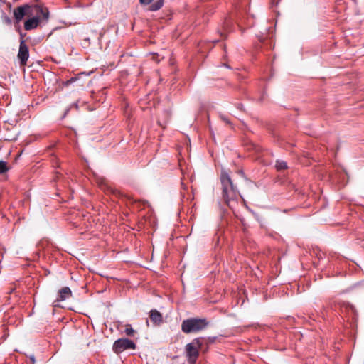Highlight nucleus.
I'll list each match as a JSON object with an SVG mask.
<instances>
[{
	"label": "nucleus",
	"instance_id": "f257e3e1",
	"mask_svg": "<svg viewBox=\"0 0 364 364\" xmlns=\"http://www.w3.org/2000/svg\"><path fill=\"white\" fill-rule=\"evenodd\" d=\"M222 189V198L224 203L231 209L234 210L238 203L241 195L237 187L227 171L222 169L220 176Z\"/></svg>",
	"mask_w": 364,
	"mask_h": 364
},
{
	"label": "nucleus",
	"instance_id": "f03ea898",
	"mask_svg": "<svg viewBox=\"0 0 364 364\" xmlns=\"http://www.w3.org/2000/svg\"><path fill=\"white\" fill-rule=\"evenodd\" d=\"M42 15V20L48 22L50 18V12L46 6L42 4H25L19 6L14 10L15 23L18 24L26 16Z\"/></svg>",
	"mask_w": 364,
	"mask_h": 364
},
{
	"label": "nucleus",
	"instance_id": "7ed1b4c3",
	"mask_svg": "<svg viewBox=\"0 0 364 364\" xmlns=\"http://www.w3.org/2000/svg\"><path fill=\"white\" fill-rule=\"evenodd\" d=\"M208 324L206 318H189L183 321L181 331L186 334L197 333L206 328Z\"/></svg>",
	"mask_w": 364,
	"mask_h": 364
},
{
	"label": "nucleus",
	"instance_id": "20e7f679",
	"mask_svg": "<svg viewBox=\"0 0 364 364\" xmlns=\"http://www.w3.org/2000/svg\"><path fill=\"white\" fill-rule=\"evenodd\" d=\"M202 346L203 341L201 338H194L191 343L186 344L185 347L186 355L190 364L196 363Z\"/></svg>",
	"mask_w": 364,
	"mask_h": 364
},
{
	"label": "nucleus",
	"instance_id": "39448f33",
	"mask_svg": "<svg viewBox=\"0 0 364 364\" xmlns=\"http://www.w3.org/2000/svg\"><path fill=\"white\" fill-rule=\"evenodd\" d=\"M136 346L134 341L128 338H119L113 344L112 350L117 353H121L126 350H134Z\"/></svg>",
	"mask_w": 364,
	"mask_h": 364
},
{
	"label": "nucleus",
	"instance_id": "423d86ee",
	"mask_svg": "<svg viewBox=\"0 0 364 364\" xmlns=\"http://www.w3.org/2000/svg\"><path fill=\"white\" fill-rule=\"evenodd\" d=\"M17 58L21 66H25L27 65V61L29 58V50L28 46L26 44L25 40L20 41Z\"/></svg>",
	"mask_w": 364,
	"mask_h": 364
},
{
	"label": "nucleus",
	"instance_id": "0eeeda50",
	"mask_svg": "<svg viewBox=\"0 0 364 364\" xmlns=\"http://www.w3.org/2000/svg\"><path fill=\"white\" fill-rule=\"evenodd\" d=\"M46 22V21L42 20V15H36L32 18H28L24 22V28L26 31H31L36 28L41 23Z\"/></svg>",
	"mask_w": 364,
	"mask_h": 364
},
{
	"label": "nucleus",
	"instance_id": "6e6552de",
	"mask_svg": "<svg viewBox=\"0 0 364 364\" xmlns=\"http://www.w3.org/2000/svg\"><path fill=\"white\" fill-rule=\"evenodd\" d=\"M72 291L70 287H64L61 288L58 292L57 299L54 301V303L57 301H63L69 299L72 296Z\"/></svg>",
	"mask_w": 364,
	"mask_h": 364
},
{
	"label": "nucleus",
	"instance_id": "1a4fd4ad",
	"mask_svg": "<svg viewBox=\"0 0 364 364\" xmlns=\"http://www.w3.org/2000/svg\"><path fill=\"white\" fill-rule=\"evenodd\" d=\"M149 317L155 325L159 326L163 322L162 314L156 309H151L149 312Z\"/></svg>",
	"mask_w": 364,
	"mask_h": 364
},
{
	"label": "nucleus",
	"instance_id": "9d476101",
	"mask_svg": "<svg viewBox=\"0 0 364 364\" xmlns=\"http://www.w3.org/2000/svg\"><path fill=\"white\" fill-rule=\"evenodd\" d=\"M232 23L230 18H226L223 24V29L224 32H230L232 31Z\"/></svg>",
	"mask_w": 364,
	"mask_h": 364
},
{
	"label": "nucleus",
	"instance_id": "9b49d317",
	"mask_svg": "<svg viewBox=\"0 0 364 364\" xmlns=\"http://www.w3.org/2000/svg\"><path fill=\"white\" fill-rule=\"evenodd\" d=\"M1 19L7 26H11L12 23L11 18L4 11H1Z\"/></svg>",
	"mask_w": 364,
	"mask_h": 364
},
{
	"label": "nucleus",
	"instance_id": "f8f14e48",
	"mask_svg": "<svg viewBox=\"0 0 364 364\" xmlns=\"http://www.w3.org/2000/svg\"><path fill=\"white\" fill-rule=\"evenodd\" d=\"M275 167L277 171L285 170L288 168L287 162L282 160H277L276 161Z\"/></svg>",
	"mask_w": 364,
	"mask_h": 364
},
{
	"label": "nucleus",
	"instance_id": "ddd939ff",
	"mask_svg": "<svg viewBox=\"0 0 364 364\" xmlns=\"http://www.w3.org/2000/svg\"><path fill=\"white\" fill-rule=\"evenodd\" d=\"M163 4H164V1L163 0H159V1H156L155 3H154L150 6V10L152 11H158V10H159L163 6Z\"/></svg>",
	"mask_w": 364,
	"mask_h": 364
},
{
	"label": "nucleus",
	"instance_id": "4468645a",
	"mask_svg": "<svg viewBox=\"0 0 364 364\" xmlns=\"http://www.w3.org/2000/svg\"><path fill=\"white\" fill-rule=\"evenodd\" d=\"M9 168L8 166L7 162L1 160L0 161V174L5 173L9 171Z\"/></svg>",
	"mask_w": 364,
	"mask_h": 364
},
{
	"label": "nucleus",
	"instance_id": "2eb2a0df",
	"mask_svg": "<svg viewBox=\"0 0 364 364\" xmlns=\"http://www.w3.org/2000/svg\"><path fill=\"white\" fill-rule=\"evenodd\" d=\"M124 333L129 336H132L134 333V330L132 328L131 325H127L124 329Z\"/></svg>",
	"mask_w": 364,
	"mask_h": 364
},
{
	"label": "nucleus",
	"instance_id": "dca6fc26",
	"mask_svg": "<svg viewBox=\"0 0 364 364\" xmlns=\"http://www.w3.org/2000/svg\"><path fill=\"white\" fill-rule=\"evenodd\" d=\"M72 107H75L77 109H78L77 103V102L73 103L69 107H68L65 109L63 117H65L68 114V112H70V109H71Z\"/></svg>",
	"mask_w": 364,
	"mask_h": 364
},
{
	"label": "nucleus",
	"instance_id": "f3484780",
	"mask_svg": "<svg viewBox=\"0 0 364 364\" xmlns=\"http://www.w3.org/2000/svg\"><path fill=\"white\" fill-rule=\"evenodd\" d=\"M153 0H139L141 4L149 5Z\"/></svg>",
	"mask_w": 364,
	"mask_h": 364
},
{
	"label": "nucleus",
	"instance_id": "a211bd4d",
	"mask_svg": "<svg viewBox=\"0 0 364 364\" xmlns=\"http://www.w3.org/2000/svg\"><path fill=\"white\" fill-rule=\"evenodd\" d=\"M18 31L19 34H20V41H22V40H24V39H23V38L26 36V33H23L21 31V30H20V28H18Z\"/></svg>",
	"mask_w": 364,
	"mask_h": 364
},
{
	"label": "nucleus",
	"instance_id": "6ab92c4d",
	"mask_svg": "<svg viewBox=\"0 0 364 364\" xmlns=\"http://www.w3.org/2000/svg\"><path fill=\"white\" fill-rule=\"evenodd\" d=\"M111 193L116 196L119 194V192L117 190L112 189V188L111 189Z\"/></svg>",
	"mask_w": 364,
	"mask_h": 364
},
{
	"label": "nucleus",
	"instance_id": "aec40b11",
	"mask_svg": "<svg viewBox=\"0 0 364 364\" xmlns=\"http://www.w3.org/2000/svg\"><path fill=\"white\" fill-rule=\"evenodd\" d=\"M349 309L354 314H356V310L355 309V307L352 305L349 306Z\"/></svg>",
	"mask_w": 364,
	"mask_h": 364
},
{
	"label": "nucleus",
	"instance_id": "412c9836",
	"mask_svg": "<svg viewBox=\"0 0 364 364\" xmlns=\"http://www.w3.org/2000/svg\"><path fill=\"white\" fill-rule=\"evenodd\" d=\"M237 107L240 110H243V105L241 103L237 104Z\"/></svg>",
	"mask_w": 364,
	"mask_h": 364
},
{
	"label": "nucleus",
	"instance_id": "4be33fe9",
	"mask_svg": "<svg viewBox=\"0 0 364 364\" xmlns=\"http://www.w3.org/2000/svg\"><path fill=\"white\" fill-rule=\"evenodd\" d=\"M221 119H222L224 122H225L226 123H229V122H229V120H228L225 117H224V116H221Z\"/></svg>",
	"mask_w": 364,
	"mask_h": 364
},
{
	"label": "nucleus",
	"instance_id": "5701e85b",
	"mask_svg": "<svg viewBox=\"0 0 364 364\" xmlns=\"http://www.w3.org/2000/svg\"><path fill=\"white\" fill-rule=\"evenodd\" d=\"M238 173H239V174H240L242 176H245V173H244V171H243L242 170H240V171H238Z\"/></svg>",
	"mask_w": 364,
	"mask_h": 364
},
{
	"label": "nucleus",
	"instance_id": "b1692460",
	"mask_svg": "<svg viewBox=\"0 0 364 364\" xmlns=\"http://www.w3.org/2000/svg\"><path fill=\"white\" fill-rule=\"evenodd\" d=\"M75 80V78H73V77H72L70 80H69L68 81V83L73 82H74Z\"/></svg>",
	"mask_w": 364,
	"mask_h": 364
},
{
	"label": "nucleus",
	"instance_id": "393cba45",
	"mask_svg": "<svg viewBox=\"0 0 364 364\" xmlns=\"http://www.w3.org/2000/svg\"><path fill=\"white\" fill-rule=\"evenodd\" d=\"M31 360L34 363L35 362V358L33 355H32L31 358H30Z\"/></svg>",
	"mask_w": 364,
	"mask_h": 364
},
{
	"label": "nucleus",
	"instance_id": "a878e982",
	"mask_svg": "<svg viewBox=\"0 0 364 364\" xmlns=\"http://www.w3.org/2000/svg\"><path fill=\"white\" fill-rule=\"evenodd\" d=\"M225 33H223V32H221V33H220V36H225Z\"/></svg>",
	"mask_w": 364,
	"mask_h": 364
}]
</instances>
